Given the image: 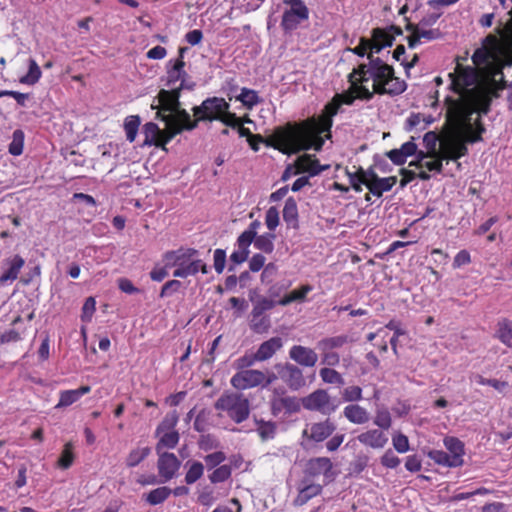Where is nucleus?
I'll list each match as a JSON object with an SVG mask.
<instances>
[{
  "label": "nucleus",
  "instance_id": "obj_1",
  "mask_svg": "<svg viewBox=\"0 0 512 512\" xmlns=\"http://www.w3.org/2000/svg\"><path fill=\"white\" fill-rule=\"evenodd\" d=\"M331 129H324L315 116L308 117L299 122H287L278 126L267 139V145L283 154L299 153L314 149L321 151L325 140L322 134Z\"/></svg>",
  "mask_w": 512,
  "mask_h": 512
},
{
  "label": "nucleus",
  "instance_id": "obj_2",
  "mask_svg": "<svg viewBox=\"0 0 512 512\" xmlns=\"http://www.w3.org/2000/svg\"><path fill=\"white\" fill-rule=\"evenodd\" d=\"M491 83H477L467 89L457 99L448 98V119L457 128L473 131L472 115L479 113L487 115L490 112L494 98L500 97L501 90H494Z\"/></svg>",
  "mask_w": 512,
  "mask_h": 512
},
{
  "label": "nucleus",
  "instance_id": "obj_3",
  "mask_svg": "<svg viewBox=\"0 0 512 512\" xmlns=\"http://www.w3.org/2000/svg\"><path fill=\"white\" fill-rule=\"evenodd\" d=\"M180 97L179 89H160L155 97L158 104L153 103L151 108L157 110L156 119L184 132H190L195 123L191 122V115L182 107Z\"/></svg>",
  "mask_w": 512,
  "mask_h": 512
},
{
  "label": "nucleus",
  "instance_id": "obj_4",
  "mask_svg": "<svg viewBox=\"0 0 512 512\" xmlns=\"http://www.w3.org/2000/svg\"><path fill=\"white\" fill-rule=\"evenodd\" d=\"M446 120L451 128L462 136H453L443 142H441L440 149L438 151L439 158L442 160H453L457 161L461 157L468 154L467 144H473L483 140L482 134L486 131L480 118L473 124L474 130L467 131L466 128H457L448 119V112L446 113Z\"/></svg>",
  "mask_w": 512,
  "mask_h": 512
},
{
  "label": "nucleus",
  "instance_id": "obj_5",
  "mask_svg": "<svg viewBox=\"0 0 512 512\" xmlns=\"http://www.w3.org/2000/svg\"><path fill=\"white\" fill-rule=\"evenodd\" d=\"M471 59L476 66L490 62L503 71L512 66V50L498 36L490 33L482 39V46L475 49Z\"/></svg>",
  "mask_w": 512,
  "mask_h": 512
},
{
  "label": "nucleus",
  "instance_id": "obj_6",
  "mask_svg": "<svg viewBox=\"0 0 512 512\" xmlns=\"http://www.w3.org/2000/svg\"><path fill=\"white\" fill-rule=\"evenodd\" d=\"M229 107V103L224 98L214 96L205 99L200 105L192 108L191 122H194L195 125L191 131L196 129L200 122L220 121L223 113L227 112Z\"/></svg>",
  "mask_w": 512,
  "mask_h": 512
},
{
  "label": "nucleus",
  "instance_id": "obj_7",
  "mask_svg": "<svg viewBox=\"0 0 512 512\" xmlns=\"http://www.w3.org/2000/svg\"><path fill=\"white\" fill-rule=\"evenodd\" d=\"M373 80L374 92L378 95L398 96L405 92L407 84L404 80L395 76L393 66L387 70L380 69L370 73Z\"/></svg>",
  "mask_w": 512,
  "mask_h": 512
},
{
  "label": "nucleus",
  "instance_id": "obj_8",
  "mask_svg": "<svg viewBox=\"0 0 512 512\" xmlns=\"http://www.w3.org/2000/svg\"><path fill=\"white\" fill-rule=\"evenodd\" d=\"M142 132L145 136L142 146H155L164 151H167L166 145L171 140L177 135L184 133V131L171 124H165V128L160 129L154 122L145 123L142 127Z\"/></svg>",
  "mask_w": 512,
  "mask_h": 512
},
{
  "label": "nucleus",
  "instance_id": "obj_9",
  "mask_svg": "<svg viewBox=\"0 0 512 512\" xmlns=\"http://www.w3.org/2000/svg\"><path fill=\"white\" fill-rule=\"evenodd\" d=\"M301 406L308 411L319 412L322 415L330 416L334 413L340 402L333 399L326 389H316L305 397L300 398Z\"/></svg>",
  "mask_w": 512,
  "mask_h": 512
},
{
  "label": "nucleus",
  "instance_id": "obj_10",
  "mask_svg": "<svg viewBox=\"0 0 512 512\" xmlns=\"http://www.w3.org/2000/svg\"><path fill=\"white\" fill-rule=\"evenodd\" d=\"M274 369L290 390L298 391L306 385L303 371L297 365L290 362L277 363L274 365Z\"/></svg>",
  "mask_w": 512,
  "mask_h": 512
},
{
  "label": "nucleus",
  "instance_id": "obj_11",
  "mask_svg": "<svg viewBox=\"0 0 512 512\" xmlns=\"http://www.w3.org/2000/svg\"><path fill=\"white\" fill-rule=\"evenodd\" d=\"M453 78L452 84L455 86V92L462 96L463 92L477 85L479 79L475 68L470 66L457 65L454 74L450 73Z\"/></svg>",
  "mask_w": 512,
  "mask_h": 512
},
{
  "label": "nucleus",
  "instance_id": "obj_12",
  "mask_svg": "<svg viewBox=\"0 0 512 512\" xmlns=\"http://www.w3.org/2000/svg\"><path fill=\"white\" fill-rule=\"evenodd\" d=\"M157 455V469L160 482L166 483L177 475V472L181 467V461L174 453L171 452L157 453Z\"/></svg>",
  "mask_w": 512,
  "mask_h": 512
},
{
  "label": "nucleus",
  "instance_id": "obj_13",
  "mask_svg": "<svg viewBox=\"0 0 512 512\" xmlns=\"http://www.w3.org/2000/svg\"><path fill=\"white\" fill-rule=\"evenodd\" d=\"M304 474L306 477H317L323 475L327 480L325 484L333 481L335 473L333 472V464L328 457H315L307 461Z\"/></svg>",
  "mask_w": 512,
  "mask_h": 512
},
{
  "label": "nucleus",
  "instance_id": "obj_14",
  "mask_svg": "<svg viewBox=\"0 0 512 512\" xmlns=\"http://www.w3.org/2000/svg\"><path fill=\"white\" fill-rule=\"evenodd\" d=\"M336 430V424L328 417L323 421L310 424L304 429L303 437H307L316 443L328 439Z\"/></svg>",
  "mask_w": 512,
  "mask_h": 512
},
{
  "label": "nucleus",
  "instance_id": "obj_15",
  "mask_svg": "<svg viewBox=\"0 0 512 512\" xmlns=\"http://www.w3.org/2000/svg\"><path fill=\"white\" fill-rule=\"evenodd\" d=\"M265 380V374L259 370H243L237 372L231 378V385L238 389L244 390L247 388L255 387L263 384Z\"/></svg>",
  "mask_w": 512,
  "mask_h": 512
},
{
  "label": "nucleus",
  "instance_id": "obj_16",
  "mask_svg": "<svg viewBox=\"0 0 512 512\" xmlns=\"http://www.w3.org/2000/svg\"><path fill=\"white\" fill-rule=\"evenodd\" d=\"M271 414L277 417L282 411L291 415L300 412L301 401L295 396L273 397L270 401Z\"/></svg>",
  "mask_w": 512,
  "mask_h": 512
},
{
  "label": "nucleus",
  "instance_id": "obj_17",
  "mask_svg": "<svg viewBox=\"0 0 512 512\" xmlns=\"http://www.w3.org/2000/svg\"><path fill=\"white\" fill-rule=\"evenodd\" d=\"M308 18V7H300V9L289 8L283 13L281 27L285 32H291L297 29L299 24L306 21Z\"/></svg>",
  "mask_w": 512,
  "mask_h": 512
},
{
  "label": "nucleus",
  "instance_id": "obj_18",
  "mask_svg": "<svg viewBox=\"0 0 512 512\" xmlns=\"http://www.w3.org/2000/svg\"><path fill=\"white\" fill-rule=\"evenodd\" d=\"M25 265V260L18 254L8 257L2 261L3 273L0 276V284L12 282L18 278L20 270Z\"/></svg>",
  "mask_w": 512,
  "mask_h": 512
},
{
  "label": "nucleus",
  "instance_id": "obj_19",
  "mask_svg": "<svg viewBox=\"0 0 512 512\" xmlns=\"http://www.w3.org/2000/svg\"><path fill=\"white\" fill-rule=\"evenodd\" d=\"M289 357L300 366L314 367L318 360L317 353L302 345H294L289 350Z\"/></svg>",
  "mask_w": 512,
  "mask_h": 512
},
{
  "label": "nucleus",
  "instance_id": "obj_20",
  "mask_svg": "<svg viewBox=\"0 0 512 512\" xmlns=\"http://www.w3.org/2000/svg\"><path fill=\"white\" fill-rule=\"evenodd\" d=\"M357 439L363 445L375 449L383 448L388 442V437L379 429L363 432L357 436Z\"/></svg>",
  "mask_w": 512,
  "mask_h": 512
},
{
  "label": "nucleus",
  "instance_id": "obj_21",
  "mask_svg": "<svg viewBox=\"0 0 512 512\" xmlns=\"http://www.w3.org/2000/svg\"><path fill=\"white\" fill-rule=\"evenodd\" d=\"M199 271L203 274L209 272V267L201 259H193L188 263L182 264L173 272L174 277L186 278L188 276L196 275Z\"/></svg>",
  "mask_w": 512,
  "mask_h": 512
},
{
  "label": "nucleus",
  "instance_id": "obj_22",
  "mask_svg": "<svg viewBox=\"0 0 512 512\" xmlns=\"http://www.w3.org/2000/svg\"><path fill=\"white\" fill-rule=\"evenodd\" d=\"M250 245L251 243H248L240 238H237V249L233 251L229 257L230 264L228 266V271H235L237 265H240L248 260L250 254Z\"/></svg>",
  "mask_w": 512,
  "mask_h": 512
},
{
  "label": "nucleus",
  "instance_id": "obj_23",
  "mask_svg": "<svg viewBox=\"0 0 512 512\" xmlns=\"http://www.w3.org/2000/svg\"><path fill=\"white\" fill-rule=\"evenodd\" d=\"M444 445L452 458V465L462 466L465 454L464 443L456 437L447 436L444 438Z\"/></svg>",
  "mask_w": 512,
  "mask_h": 512
},
{
  "label": "nucleus",
  "instance_id": "obj_24",
  "mask_svg": "<svg viewBox=\"0 0 512 512\" xmlns=\"http://www.w3.org/2000/svg\"><path fill=\"white\" fill-rule=\"evenodd\" d=\"M184 60H170L166 65V81L165 86L173 88V85L179 81L181 77L187 76V72L184 70Z\"/></svg>",
  "mask_w": 512,
  "mask_h": 512
},
{
  "label": "nucleus",
  "instance_id": "obj_25",
  "mask_svg": "<svg viewBox=\"0 0 512 512\" xmlns=\"http://www.w3.org/2000/svg\"><path fill=\"white\" fill-rule=\"evenodd\" d=\"M282 347V339L280 337H272L264 341L255 353V359L264 361L271 358L277 350Z\"/></svg>",
  "mask_w": 512,
  "mask_h": 512
},
{
  "label": "nucleus",
  "instance_id": "obj_26",
  "mask_svg": "<svg viewBox=\"0 0 512 512\" xmlns=\"http://www.w3.org/2000/svg\"><path fill=\"white\" fill-rule=\"evenodd\" d=\"M283 220L286 222L288 228L295 230L299 229V214L297 202L293 197H289L285 201L283 208Z\"/></svg>",
  "mask_w": 512,
  "mask_h": 512
},
{
  "label": "nucleus",
  "instance_id": "obj_27",
  "mask_svg": "<svg viewBox=\"0 0 512 512\" xmlns=\"http://www.w3.org/2000/svg\"><path fill=\"white\" fill-rule=\"evenodd\" d=\"M91 387L88 385L81 386L74 390H65L60 393V399L56 407H68L77 402L83 395L89 393Z\"/></svg>",
  "mask_w": 512,
  "mask_h": 512
},
{
  "label": "nucleus",
  "instance_id": "obj_28",
  "mask_svg": "<svg viewBox=\"0 0 512 512\" xmlns=\"http://www.w3.org/2000/svg\"><path fill=\"white\" fill-rule=\"evenodd\" d=\"M339 108V103H337V101L332 98V100L324 106L322 112L318 116H315L319 121V124L324 126V129L332 128L333 117L338 113Z\"/></svg>",
  "mask_w": 512,
  "mask_h": 512
},
{
  "label": "nucleus",
  "instance_id": "obj_29",
  "mask_svg": "<svg viewBox=\"0 0 512 512\" xmlns=\"http://www.w3.org/2000/svg\"><path fill=\"white\" fill-rule=\"evenodd\" d=\"M323 486L320 484L310 483L299 489L297 497L294 499V506H303L310 499L322 493Z\"/></svg>",
  "mask_w": 512,
  "mask_h": 512
},
{
  "label": "nucleus",
  "instance_id": "obj_30",
  "mask_svg": "<svg viewBox=\"0 0 512 512\" xmlns=\"http://www.w3.org/2000/svg\"><path fill=\"white\" fill-rule=\"evenodd\" d=\"M244 398L241 393H224L222 394L214 404L216 410L231 412L235 406Z\"/></svg>",
  "mask_w": 512,
  "mask_h": 512
},
{
  "label": "nucleus",
  "instance_id": "obj_31",
  "mask_svg": "<svg viewBox=\"0 0 512 512\" xmlns=\"http://www.w3.org/2000/svg\"><path fill=\"white\" fill-rule=\"evenodd\" d=\"M344 416L354 424H364L369 420L367 410L357 404H351L344 408Z\"/></svg>",
  "mask_w": 512,
  "mask_h": 512
},
{
  "label": "nucleus",
  "instance_id": "obj_32",
  "mask_svg": "<svg viewBox=\"0 0 512 512\" xmlns=\"http://www.w3.org/2000/svg\"><path fill=\"white\" fill-rule=\"evenodd\" d=\"M159 441L155 446L156 453L164 452L163 449H173L177 446L180 435L176 430L165 431L159 436Z\"/></svg>",
  "mask_w": 512,
  "mask_h": 512
},
{
  "label": "nucleus",
  "instance_id": "obj_33",
  "mask_svg": "<svg viewBox=\"0 0 512 512\" xmlns=\"http://www.w3.org/2000/svg\"><path fill=\"white\" fill-rule=\"evenodd\" d=\"M172 494V489L167 486H161L151 490L143 495V499L150 505L156 506L165 502Z\"/></svg>",
  "mask_w": 512,
  "mask_h": 512
},
{
  "label": "nucleus",
  "instance_id": "obj_34",
  "mask_svg": "<svg viewBox=\"0 0 512 512\" xmlns=\"http://www.w3.org/2000/svg\"><path fill=\"white\" fill-rule=\"evenodd\" d=\"M396 182V176L386 178L379 177L374 183L368 185V189L374 196L381 197L384 192L390 191Z\"/></svg>",
  "mask_w": 512,
  "mask_h": 512
},
{
  "label": "nucleus",
  "instance_id": "obj_35",
  "mask_svg": "<svg viewBox=\"0 0 512 512\" xmlns=\"http://www.w3.org/2000/svg\"><path fill=\"white\" fill-rule=\"evenodd\" d=\"M254 421L258 426L257 432L263 442L275 437L277 431V424L275 422L257 418H254Z\"/></svg>",
  "mask_w": 512,
  "mask_h": 512
},
{
  "label": "nucleus",
  "instance_id": "obj_36",
  "mask_svg": "<svg viewBox=\"0 0 512 512\" xmlns=\"http://www.w3.org/2000/svg\"><path fill=\"white\" fill-rule=\"evenodd\" d=\"M480 68V78L478 83H491L492 85L496 84V78L504 76L502 70L494 67L490 62L489 64H481Z\"/></svg>",
  "mask_w": 512,
  "mask_h": 512
},
{
  "label": "nucleus",
  "instance_id": "obj_37",
  "mask_svg": "<svg viewBox=\"0 0 512 512\" xmlns=\"http://www.w3.org/2000/svg\"><path fill=\"white\" fill-rule=\"evenodd\" d=\"M151 454V448L146 447H137L130 451L128 456L126 457L125 464L129 468L136 467L142 461H144Z\"/></svg>",
  "mask_w": 512,
  "mask_h": 512
},
{
  "label": "nucleus",
  "instance_id": "obj_38",
  "mask_svg": "<svg viewBox=\"0 0 512 512\" xmlns=\"http://www.w3.org/2000/svg\"><path fill=\"white\" fill-rule=\"evenodd\" d=\"M188 465L190 467L185 474L184 480L187 485H191L203 476L205 466L199 461H187L185 466L187 467Z\"/></svg>",
  "mask_w": 512,
  "mask_h": 512
},
{
  "label": "nucleus",
  "instance_id": "obj_39",
  "mask_svg": "<svg viewBox=\"0 0 512 512\" xmlns=\"http://www.w3.org/2000/svg\"><path fill=\"white\" fill-rule=\"evenodd\" d=\"M351 339L347 335H338L334 337L323 338L317 343L319 350H333L342 347L344 344L350 342Z\"/></svg>",
  "mask_w": 512,
  "mask_h": 512
},
{
  "label": "nucleus",
  "instance_id": "obj_40",
  "mask_svg": "<svg viewBox=\"0 0 512 512\" xmlns=\"http://www.w3.org/2000/svg\"><path fill=\"white\" fill-rule=\"evenodd\" d=\"M276 235L273 233H265L256 236L253 240L254 247L263 253L270 254L274 251V240Z\"/></svg>",
  "mask_w": 512,
  "mask_h": 512
},
{
  "label": "nucleus",
  "instance_id": "obj_41",
  "mask_svg": "<svg viewBox=\"0 0 512 512\" xmlns=\"http://www.w3.org/2000/svg\"><path fill=\"white\" fill-rule=\"evenodd\" d=\"M300 162H309L311 163L310 167L304 168L309 174L308 177H314L319 175L325 170L330 168V165H321L318 159L313 154L304 153L300 156Z\"/></svg>",
  "mask_w": 512,
  "mask_h": 512
},
{
  "label": "nucleus",
  "instance_id": "obj_42",
  "mask_svg": "<svg viewBox=\"0 0 512 512\" xmlns=\"http://www.w3.org/2000/svg\"><path fill=\"white\" fill-rule=\"evenodd\" d=\"M41 75L42 72L37 62L33 58H30L28 60V72L19 79V82L21 84L34 85L39 81Z\"/></svg>",
  "mask_w": 512,
  "mask_h": 512
},
{
  "label": "nucleus",
  "instance_id": "obj_43",
  "mask_svg": "<svg viewBox=\"0 0 512 512\" xmlns=\"http://www.w3.org/2000/svg\"><path fill=\"white\" fill-rule=\"evenodd\" d=\"M250 414L249 400L244 397L235 408L228 413V416L236 423H242Z\"/></svg>",
  "mask_w": 512,
  "mask_h": 512
},
{
  "label": "nucleus",
  "instance_id": "obj_44",
  "mask_svg": "<svg viewBox=\"0 0 512 512\" xmlns=\"http://www.w3.org/2000/svg\"><path fill=\"white\" fill-rule=\"evenodd\" d=\"M140 124H141V118L139 115H130L125 118L124 130L126 133V139L130 143L135 141Z\"/></svg>",
  "mask_w": 512,
  "mask_h": 512
},
{
  "label": "nucleus",
  "instance_id": "obj_45",
  "mask_svg": "<svg viewBox=\"0 0 512 512\" xmlns=\"http://www.w3.org/2000/svg\"><path fill=\"white\" fill-rule=\"evenodd\" d=\"M179 420V415L176 410H173L165 415L163 420L159 423L156 428L155 436L158 437L165 431L174 430Z\"/></svg>",
  "mask_w": 512,
  "mask_h": 512
},
{
  "label": "nucleus",
  "instance_id": "obj_46",
  "mask_svg": "<svg viewBox=\"0 0 512 512\" xmlns=\"http://www.w3.org/2000/svg\"><path fill=\"white\" fill-rule=\"evenodd\" d=\"M319 375L323 382L328 384H335L338 387H341L345 384V380L342 375L336 371L335 369L324 367L320 369Z\"/></svg>",
  "mask_w": 512,
  "mask_h": 512
},
{
  "label": "nucleus",
  "instance_id": "obj_47",
  "mask_svg": "<svg viewBox=\"0 0 512 512\" xmlns=\"http://www.w3.org/2000/svg\"><path fill=\"white\" fill-rule=\"evenodd\" d=\"M236 100L242 102L243 105L249 109L261 102V99L255 90L245 87L241 89V93L236 97Z\"/></svg>",
  "mask_w": 512,
  "mask_h": 512
},
{
  "label": "nucleus",
  "instance_id": "obj_48",
  "mask_svg": "<svg viewBox=\"0 0 512 512\" xmlns=\"http://www.w3.org/2000/svg\"><path fill=\"white\" fill-rule=\"evenodd\" d=\"M232 474V468L230 465H220L208 475V479L212 484L222 483L227 481Z\"/></svg>",
  "mask_w": 512,
  "mask_h": 512
},
{
  "label": "nucleus",
  "instance_id": "obj_49",
  "mask_svg": "<svg viewBox=\"0 0 512 512\" xmlns=\"http://www.w3.org/2000/svg\"><path fill=\"white\" fill-rule=\"evenodd\" d=\"M24 132L21 129H16L12 135V142L9 144L8 151L13 156H19L23 152L24 146Z\"/></svg>",
  "mask_w": 512,
  "mask_h": 512
},
{
  "label": "nucleus",
  "instance_id": "obj_50",
  "mask_svg": "<svg viewBox=\"0 0 512 512\" xmlns=\"http://www.w3.org/2000/svg\"><path fill=\"white\" fill-rule=\"evenodd\" d=\"M276 306V301L267 297H259L253 306L251 317H258L264 315V312L273 309Z\"/></svg>",
  "mask_w": 512,
  "mask_h": 512
},
{
  "label": "nucleus",
  "instance_id": "obj_51",
  "mask_svg": "<svg viewBox=\"0 0 512 512\" xmlns=\"http://www.w3.org/2000/svg\"><path fill=\"white\" fill-rule=\"evenodd\" d=\"M271 327V319L268 315L251 317L250 328L258 334L266 333Z\"/></svg>",
  "mask_w": 512,
  "mask_h": 512
},
{
  "label": "nucleus",
  "instance_id": "obj_52",
  "mask_svg": "<svg viewBox=\"0 0 512 512\" xmlns=\"http://www.w3.org/2000/svg\"><path fill=\"white\" fill-rule=\"evenodd\" d=\"M427 455L439 465L453 468L460 467L459 465H452V458L448 452L442 450H430Z\"/></svg>",
  "mask_w": 512,
  "mask_h": 512
},
{
  "label": "nucleus",
  "instance_id": "obj_53",
  "mask_svg": "<svg viewBox=\"0 0 512 512\" xmlns=\"http://www.w3.org/2000/svg\"><path fill=\"white\" fill-rule=\"evenodd\" d=\"M198 446L200 450L210 451L217 449L221 446L220 441L213 434H203L198 440Z\"/></svg>",
  "mask_w": 512,
  "mask_h": 512
},
{
  "label": "nucleus",
  "instance_id": "obj_54",
  "mask_svg": "<svg viewBox=\"0 0 512 512\" xmlns=\"http://www.w3.org/2000/svg\"><path fill=\"white\" fill-rule=\"evenodd\" d=\"M205 467L208 470H214L226 460V454L222 451H216L204 456Z\"/></svg>",
  "mask_w": 512,
  "mask_h": 512
},
{
  "label": "nucleus",
  "instance_id": "obj_55",
  "mask_svg": "<svg viewBox=\"0 0 512 512\" xmlns=\"http://www.w3.org/2000/svg\"><path fill=\"white\" fill-rule=\"evenodd\" d=\"M371 36L375 41L379 43H389L388 47H391L394 43V37L392 33H389L386 27H376L371 30Z\"/></svg>",
  "mask_w": 512,
  "mask_h": 512
},
{
  "label": "nucleus",
  "instance_id": "obj_56",
  "mask_svg": "<svg viewBox=\"0 0 512 512\" xmlns=\"http://www.w3.org/2000/svg\"><path fill=\"white\" fill-rule=\"evenodd\" d=\"M437 141L438 136L434 131H428L423 137V143L427 149L426 153H428L430 157H436V155H438L439 150L436 148Z\"/></svg>",
  "mask_w": 512,
  "mask_h": 512
},
{
  "label": "nucleus",
  "instance_id": "obj_57",
  "mask_svg": "<svg viewBox=\"0 0 512 512\" xmlns=\"http://www.w3.org/2000/svg\"><path fill=\"white\" fill-rule=\"evenodd\" d=\"M352 86V90L354 91V94L356 96V99L364 100V101H370L374 98V94H376L373 91H370L365 85L357 83V82H349Z\"/></svg>",
  "mask_w": 512,
  "mask_h": 512
},
{
  "label": "nucleus",
  "instance_id": "obj_58",
  "mask_svg": "<svg viewBox=\"0 0 512 512\" xmlns=\"http://www.w3.org/2000/svg\"><path fill=\"white\" fill-rule=\"evenodd\" d=\"M278 273V266L275 262H269L266 264L260 275V281L262 284H270L273 282L275 276Z\"/></svg>",
  "mask_w": 512,
  "mask_h": 512
},
{
  "label": "nucleus",
  "instance_id": "obj_59",
  "mask_svg": "<svg viewBox=\"0 0 512 512\" xmlns=\"http://www.w3.org/2000/svg\"><path fill=\"white\" fill-rule=\"evenodd\" d=\"M175 251L177 254L178 267L195 259L199 254V251L194 248L180 247Z\"/></svg>",
  "mask_w": 512,
  "mask_h": 512
},
{
  "label": "nucleus",
  "instance_id": "obj_60",
  "mask_svg": "<svg viewBox=\"0 0 512 512\" xmlns=\"http://www.w3.org/2000/svg\"><path fill=\"white\" fill-rule=\"evenodd\" d=\"M74 461L73 446L71 443H67L58 460V464L62 469H68Z\"/></svg>",
  "mask_w": 512,
  "mask_h": 512
},
{
  "label": "nucleus",
  "instance_id": "obj_61",
  "mask_svg": "<svg viewBox=\"0 0 512 512\" xmlns=\"http://www.w3.org/2000/svg\"><path fill=\"white\" fill-rule=\"evenodd\" d=\"M96 310V300L94 297L90 296L86 298L81 313V321L88 323L91 321L92 316Z\"/></svg>",
  "mask_w": 512,
  "mask_h": 512
},
{
  "label": "nucleus",
  "instance_id": "obj_62",
  "mask_svg": "<svg viewBox=\"0 0 512 512\" xmlns=\"http://www.w3.org/2000/svg\"><path fill=\"white\" fill-rule=\"evenodd\" d=\"M369 457L365 454H358L350 463V473L354 475L361 474L368 466Z\"/></svg>",
  "mask_w": 512,
  "mask_h": 512
},
{
  "label": "nucleus",
  "instance_id": "obj_63",
  "mask_svg": "<svg viewBox=\"0 0 512 512\" xmlns=\"http://www.w3.org/2000/svg\"><path fill=\"white\" fill-rule=\"evenodd\" d=\"M227 256L224 249L218 248L214 250L213 267L218 274H221L226 266Z\"/></svg>",
  "mask_w": 512,
  "mask_h": 512
},
{
  "label": "nucleus",
  "instance_id": "obj_64",
  "mask_svg": "<svg viewBox=\"0 0 512 512\" xmlns=\"http://www.w3.org/2000/svg\"><path fill=\"white\" fill-rule=\"evenodd\" d=\"M500 340L509 347H512V322L503 324L499 329Z\"/></svg>",
  "mask_w": 512,
  "mask_h": 512
}]
</instances>
